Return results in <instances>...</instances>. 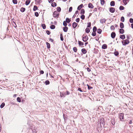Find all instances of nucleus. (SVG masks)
Returning a JSON list of instances; mask_svg holds the SVG:
<instances>
[{"mask_svg": "<svg viewBox=\"0 0 133 133\" xmlns=\"http://www.w3.org/2000/svg\"><path fill=\"white\" fill-rule=\"evenodd\" d=\"M105 122L103 118H101L98 120V127L100 126L101 127H104Z\"/></svg>", "mask_w": 133, "mask_h": 133, "instance_id": "1", "label": "nucleus"}, {"mask_svg": "<svg viewBox=\"0 0 133 133\" xmlns=\"http://www.w3.org/2000/svg\"><path fill=\"white\" fill-rule=\"evenodd\" d=\"M88 7L89 8L92 9L94 8V6L91 3H90L88 5Z\"/></svg>", "mask_w": 133, "mask_h": 133, "instance_id": "10", "label": "nucleus"}, {"mask_svg": "<svg viewBox=\"0 0 133 133\" xmlns=\"http://www.w3.org/2000/svg\"><path fill=\"white\" fill-rule=\"evenodd\" d=\"M110 122L111 123V124L113 125H114L115 124V119L114 117H112L111 118V120L110 121Z\"/></svg>", "mask_w": 133, "mask_h": 133, "instance_id": "6", "label": "nucleus"}, {"mask_svg": "<svg viewBox=\"0 0 133 133\" xmlns=\"http://www.w3.org/2000/svg\"><path fill=\"white\" fill-rule=\"evenodd\" d=\"M82 52L84 54H85L87 53V51L84 48H83L81 50Z\"/></svg>", "mask_w": 133, "mask_h": 133, "instance_id": "11", "label": "nucleus"}, {"mask_svg": "<svg viewBox=\"0 0 133 133\" xmlns=\"http://www.w3.org/2000/svg\"><path fill=\"white\" fill-rule=\"evenodd\" d=\"M107 46L106 44H104L102 46V48L103 49H105L107 48Z\"/></svg>", "mask_w": 133, "mask_h": 133, "instance_id": "14", "label": "nucleus"}, {"mask_svg": "<svg viewBox=\"0 0 133 133\" xmlns=\"http://www.w3.org/2000/svg\"><path fill=\"white\" fill-rule=\"evenodd\" d=\"M41 26L43 29H45L46 28L45 25L44 24H41Z\"/></svg>", "mask_w": 133, "mask_h": 133, "instance_id": "31", "label": "nucleus"}, {"mask_svg": "<svg viewBox=\"0 0 133 133\" xmlns=\"http://www.w3.org/2000/svg\"><path fill=\"white\" fill-rule=\"evenodd\" d=\"M124 114L123 113L118 114L119 118L120 119V121H123L124 120Z\"/></svg>", "mask_w": 133, "mask_h": 133, "instance_id": "2", "label": "nucleus"}, {"mask_svg": "<svg viewBox=\"0 0 133 133\" xmlns=\"http://www.w3.org/2000/svg\"><path fill=\"white\" fill-rule=\"evenodd\" d=\"M85 31L87 33H89L90 31V30L88 28H86L85 29Z\"/></svg>", "mask_w": 133, "mask_h": 133, "instance_id": "32", "label": "nucleus"}, {"mask_svg": "<svg viewBox=\"0 0 133 133\" xmlns=\"http://www.w3.org/2000/svg\"><path fill=\"white\" fill-rule=\"evenodd\" d=\"M79 20H80V19H79V18H78L76 19V22L78 23L79 22Z\"/></svg>", "mask_w": 133, "mask_h": 133, "instance_id": "56", "label": "nucleus"}, {"mask_svg": "<svg viewBox=\"0 0 133 133\" xmlns=\"http://www.w3.org/2000/svg\"><path fill=\"white\" fill-rule=\"evenodd\" d=\"M124 9V8L123 6L121 5L119 7V9L120 10H122Z\"/></svg>", "mask_w": 133, "mask_h": 133, "instance_id": "30", "label": "nucleus"}, {"mask_svg": "<svg viewBox=\"0 0 133 133\" xmlns=\"http://www.w3.org/2000/svg\"><path fill=\"white\" fill-rule=\"evenodd\" d=\"M81 18L82 19V20H84L85 19V16L84 15H81Z\"/></svg>", "mask_w": 133, "mask_h": 133, "instance_id": "47", "label": "nucleus"}, {"mask_svg": "<svg viewBox=\"0 0 133 133\" xmlns=\"http://www.w3.org/2000/svg\"><path fill=\"white\" fill-rule=\"evenodd\" d=\"M46 32L48 35H49L50 34V32L48 30L46 31Z\"/></svg>", "mask_w": 133, "mask_h": 133, "instance_id": "53", "label": "nucleus"}, {"mask_svg": "<svg viewBox=\"0 0 133 133\" xmlns=\"http://www.w3.org/2000/svg\"><path fill=\"white\" fill-rule=\"evenodd\" d=\"M101 4L103 5L105 3V1L104 0H100Z\"/></svg>", "mask_w": 133, "mask_h": 133, "instance_id": "37", "label": "nucleus"}, {"mask_svg": "<svg viewBox=\"0 0 133 133\" xmlns=\"http://www.w3.org/2000/svg\"><path fill=\"white\" fill-rule=\"evenodd\" d=\"M129 0H123V2L125 5H126L129 1Z\"/></svg>", "mask_w": 133, "mask_h": 133, "instance_id": "16", "label": "nucleus"}, {"mask_svg": "<svg viewBox=\"0 0 133 133\" xmlns=\"http://www.w3.org/2000/svg\"><path fill=\"white\" fill-rule=\"evenodd\" d=\"M77 23L74 22L72 24V26L74 28H75L77 26Z\"/></svg>", "mask_w": 133, "mask_h": 133, "instance_id": "12", "label": "nucleus"}, {"mask_svg": "<svg viewBox=\"0 0 133 133\" xmlns=\"http://www.w3.org/2000/svg\"><path fill=\"white\" fill-rule=\"evenodd\" d=\"M60 39L62 41H63L64 40L63 35L62 34H60Z\"/></svg>", "mask_w": 133, "mask_h": 133, "instance_id": "38", "label": "nucleus"}, {"mask_svg": "<svg viewBox=\"0 0 133 133\" xmlns=\"http://www.w3.org/2000/svg\"><path fill=\"white\" fill-rule=\"evenodd\" d=\"M12 2L14 4H16L17 3V0H12Z\"/></svg>", "mask_w": 133, "mask_h": 133, "instance_id": "46", "label": "nucleus"}, {"mask_svg": "<svg viewBox=\"0 0 133 133\" xmlns=\"http://www.w3.org/2000/svg\"><path fill=\"white\" fill-rule=\"evenodd\" d=\"M17 102H20L21 101V98L19 97H18L17 98Z\"/></svg>", "mask_w": 133, "mask_h": 133, "instance_id": "42", "label": "nucleus"}, {"mask_svg": "<svg viewBox=\"0 0 133 133\" xmlns=\"http://www.w3.org/2000/svg\"><path fill=\"white\" fill-rule=\"evenodd\" d=\"M68 29V28L67 27L65 26L63 28V31L65 32H66Z\"/></svg>", "mask_w": 133, "mask_h": 133, "instance_id": "18", "label": "nucleus"}, {"mask_svg": "<svg viewBox=\"0 0 133 133\" xmlns=\"http://www.w3.org/2000/svg\"><path fill=\"white\" fill-rule=\"evenodd\" d=\"M30 0H26L25 3V4L26 5H28L30 3Z\"/></svg>", "mask_w": 133, "mask_h": 133, "instance_id": "24", "label": "nucleus"}, {"mask_svg": "<svg viewBox=\"0 0 133 133\" xmlns=\"http://www.w3.org/2000/svg\"><path fill=\"white\" fill-rule=\"evenodd\" d=\"M40 74H43L44 73V72L43 70H41L40 71Z\"/></svg>", "mask_w": 133, "mask_h": 133, "instance_id": "60", "label": "nucleus"}, {"mask_svg": "<svg viewBox=\"0 0 133 133\" xmlns=\"http://www.w3.org/2000/svg\"><path fill=\"white\" fill-rule=\"evenodd\" d=\"M66 21H65L67 23H69L71 21V20L70 19L67 18L66 19Z\"/></svg>", "mask_w": 133, "mask_h": 133, "instance_id": "20", "label": "nucleus"}, {"mask_svg": "<svg viewBox=\"0 0 133 133\" xmlns=\"http://www.w3.org/2000/svg\"><path fill=\"white\" fill-rule=\"evenodd\" d=\"M129 42V41L128 39L123 40L122 41L123 45L124 46L128 44Z\"/></svg>", "mask_w": 133, "mask_h": 133, "instance_id": "3", "label": "nucleus"}, {"mask_svg": "<svg viewBox=\"0 0 133 133\" xmlns=\"http://www.w3.org/2000/svg\"><path fill=\"white\" fill-rule=\"evenodd\" d=\"M35 15L36 17H37L39 16V14L37 12H35Z\"/></svg>", "mask_w": 133, "mask_h": 133, "instance_id": "52", "label": "nucleus"}, {"mask_svg": "<svg viewBox=\"0 0 133 133\" xmlns=\"http://www.w3.org/2000/svg\"><path fill=\"white\" fill-rule=\"evenodd\" d=\"M84 34L82 36V40L84 42H86L88 40V38L87 36H84Z\"/></svg>", "mask_w": 133, "mask_h": 133, "instance_id": "5", "label": "nucleus"}, {"mask_svg": "<svg viewBox=\"0 0 133 133\" xmlns=\"http://www.w3.org/2000/svg\"><path fill=\"white\" fill-rule=\"evenodd\" d=\"M131 15L130 12H129L127 14V16H131Z\"/></svg>", "mask_w": 133, "mask_h": 133, "instance_id": "63", "label": "nucleus"}, {"mask_svg": "<svg viewBox=\"0 0 133 133\" xmlns=\"http://www.w3.org/2000/svg\"><path fill=\"white\" fill-rule=\"evenodd\" d=\"M96 35V32H95L93 31V32L92 34V35L94 36H95Z\"/></svg>", "mask_w": 133, "mask_h": 133, "instance_id": "49", "label": "nucleus"}, {"mask_svg": "<svg viewBox=\"0 0 133 133\" xmlns=\"http://www.w3.org/2000/svg\"><path fill=\"white\" fill-rule=\"evenodd\" d=\"M57 11L58 12H60L61 10V8L60 7H58L57 8Z\"/></svg>", "mask_w": 133, "mask_h": 133, "instance_id": "43", "label": "nucleus"}, {"mask_svg": "<svg viewBox=\"0 0 133 133\" xmlns=\"http://www.w3.org/2000/svg\"><path fill=\"white\" fill-rule=\"evenodd\" d=\"M41 0H36V2L37 4H39Z\"/></svg>", "mask_w": 133, "mask_h": 133, "instance_id": "57", "label": "nucleus"}, {"mask_svg": "<svg viewBox=\"0 0 133 133\" xmlns=\"http://www.w3.org/2000/svg\"><path fill=\"white\" fill-rule=\"evenodd\" d=\"M130 22L131 23H133V19L130 18L129 19Z\"/></svg>", "mask_w": 133, "mask_h": 133, "instance_id": "51", "label": "nucleus"}, {"mask_svg": "<svg viewBox=\"0 0 133 133\" xmlns=\"http://www.w3.org/2000/svg\"><path fill=\"white\" fill-rule=\"evenodd\" d=\"M73 50L75 52H76L77 51V49L76 47H74L73 48Z\"/></svg>", "mask_w": 133, "mask_h": 133, "instance_id": "41", "label": "nucleus"}, {"mask_svg": "<svg viewBox=\"0 0 133 133\" xmlns=\"http://www.w3.org/2000/svg\"><path fill=\"white\" fill-rule=\"evenodd\" d=\"M67 22H66L65 21H64L63 23V24L64 26H66L67 25Z\"/></svg>", "mask_w": 133, "mask_h": 133, "instance_id": "39", "label": "nucleus"}, {"mask_svg": "<svg viewBox=\"0 0 133 133\" xmlns=\"http://www.w3.org/2000/svg\"><path fill=\"white\" fill-rule=\"evenodd\" d=\"M78 44L80 46H83L84 45V43L81 41H78Z\"/></svg>", "mask_w": 133, "mask_h": 133, "instance_id": "26", "label": "nucleus"}, {"mask_svg": "<svg viewBox=\"0 0 133 133\" xmlns=\"http://www.w3.org/2000/svg\"><path fill=\"white\" fill-rule=\"evenodd\" d=\"M87 86H88V89L89 90H90L91 89H92L93 88L92 87L90 86L89 85H88V84H87Z\"/></svg>", "mask_w": 133, "mask_h": 133, "instance_id": "45", "label": "nucleus"}, {"mask_svg": "<svg viewBox=\"0 0 133 133\" xmlns=\"http://www.w3.org/2000/svg\"><path fill=\"white\" fill-rule=\"evenodd\" d=\"M102 32V30L101 29H98L97 30V32L99 34H101Z\"/></svg>", "mask_w": 133, "mask_h": 133, "instance_id": "22", "label": "nucleus"}, {"mask_svg": "<svg viewBox=\"0 0 133 133\" xmlns=\"http://www.w3.org/2000/svg\"><path fill=\"white\" fill-rule=\"evenodd\" d=\"M97 30V28L96 26H94L93 29V32H96V30Z\"/></svg>", "mask_w": 133, "mask_h": 133, "instance_id": "40", "label": "nucleus"}, {"mask_svg": "<svg viewBox=\"0 0 133 133\" xmlns=\"http://www.w3.org/2000/svg\"><path fill=\"white\" fill-rule=\"evenodd\" d=\"M88 25L87 26V27L88 28L90 27L91 26V23L90 22L88 23Z\"/></svg>", "mask_w": 133, "mask_h": 133, "instance_id": "50", "label": "nucleus"}, {"mask_svg": "<svg viewBox=\"0 0 133 133\" xmlns=\"http://www.w3.org/2000/svg\"><path fill=\"white\" fill-rule=\"evenodd\" d=\"M106 21V20L105 18L102 19L100 20V22L102 24H103L104 23H105Z\"/></svg>", "mask_w": 133, "mask_h": 133, "instance_id": "9", "label": "nucleus"}, {"mask_svg": "<svg viewBox=\"0 0 133 133\" xmlns=\"http://www.w3.org/2000/svg\"><path fill=\"white\" fill-rule=\"evenodd\" d=\"M109 11L111 13H114L115 11V9L113 7H111L109 8Z\"/></svg>", "mask_w": 133, "mask_h": 133, "instance_id": "7", "label": "nucleus"}, {"mask_svg": "<svg viewBox=\"0 0 133 133\" xmlns=\"http://www.w3.org/2000/svg\"><path fill=\"white\" fill-rule=\"evenodd\" d=\"M115 55L116 56H117L119 54V53L118 51H115L114 52Z\"/></svg>", "mask_w": 133, "mask_h": 133, "instance_id": "48", "label": "nucleus"}, {"mask_svg": "<svg viewBox=\"0 0 133 133\" xmlns=\"http://www.w3.org/2000/svg\"><path fill=\"white\" fill-rule=\"evenodd\" d=\"M115 33L114 32H112L111 34V37L112 38H115L116 36Z\"/></svg>", "mask_w": 133, "mask_h": 133, "instance_id": "8", "label": "nucleus"}, {"mask_svg": "<svg viewBox=\"0 0 133 133\" xmlns=\"http://www.w3.org/2000/svg\"><path fill=\"white\" fill-rule=\"evenodd\" d=\"M119 37L120 38L122 39H124L125 38V35H120Z\"/></svg>", "mask_w": 133, "mask_h": 133, "instance_id": "15", "label": "nucleus"}, {"mask_svg": "<svg viewBox=\"0 0 133 133\" xmlns=\"http://www.w3.org/2000/svg\"><path fill=\"white\" fill-rule=\"evenodd\" d=\"M37 7L36 6L34 5V6L33 10L34 11H35L37 9Z\"/></svg>", "mask_w": 133, "mask_h": 133, "instance_id": "34", "label": "nucleus"}, {"mask_svg": "<svg viewBox=\"0 0 133 133\" xmlns=\"http://www.w3.org/2000/svg\"><path fill=\"white\" fill-rule=\"evenodd\" d=\"M132 123V121L131 120H130L129 122V124H131Z\"/></svg>", "mask_w": 133, "mask_h": 133, "instance_id": "62", "label": "nucleus"}, {"mask_svg": "<svg viewBox=\"0 0 133 133\" xmlns=\"http://www.w3.org/2000/svg\"><path fill=\"white\" fill-rule=\"evenodd\" d=\"M119 32L120 34H123L124 32V30L122 28L120 29L119 30Z\"/></svg>", "mask_w": 133, "mask_h": 133, "instance_id": "19", "label": "nucleus"}, {"mask_svg": "<svg viewBox=\"0 0 133 133\" xmlns=\"http://www.w3.org/2000/svg\"><path fill=\"white\" fill-rule=\"evenodd\" d=\"M120 27L121 28H123L124 27V24L122 23H120Z\"/></svg>", "mask_w": 133, "mask_h": 133, "instance_id": "25", "label": "nucleus"}, {"mask_svg": "<svg viewBox=\"0 0 133 133\" xmlns=\"http://www.w3.org/2000/svg\"><path fill=\"white\" fill-rule=\"evenodd\" d=\"M51 6L52 7H54L56 6L57 4L55 2H54L51 4Z\"/></svg>", "mask_w": 133, "mask_h": 133, "instance_id": "33", "label": "nucleus"}, {"mask_svg": "<svg viewBox=\"0 0 133 133\" xmlns=\"http://www.w3.org/2000/svg\"><path fill=\"white\" fill-rule=\"evenodd\" d=\"M20 11L22 12H24L25 10V8L23 7L21 8L20 9Z\"/></svg>", "mask_w": 133, "mask_h": 133, "instance_id": "21", "label": "nucleus"}, {"mask_svg": "<svg viewBox=\"0 0 133 133\" xmlns=\"http://www.w3.org/2000/svg\"><path fill=\"white\" fill-rule=\"evenodd\" d=\"M85 13V10L84 9H82L81 10L80 14H83Z\"/></svg>", "mask_w": 133, "mask_h": 133, "instance_id": "23", "label": "nucleus"}, {"mask_svg": "<svg viewBox=\"0 0 133 133\" xmlns=\"http://www.w3.org/2000/svg\"><path fill=\"white\" fill-rule=\"evenodd\" d=\"M78 91H79L81 92H83V91L82 90H81V88H78Z\"/></svg>", "mask_w": 133, "mask_h": 133, "instance_id": "64", "label": "nucleus"}, {"mask_svg": "<svg viewBox=\"0 0 133 133\" xmlns=\"http://www.w3.org/2000/svg\"><path fill=\"white\" fill-rule=\"evenodd\" d=\"M49 2L50 3H52L54 1V0H48Z\"/></svg>", "mask_w": 133, "mask_h": 133, "instance_id": "59", "label": "nucleus"}, {"mask_svg": "<svg viewBox=\"0 0 133 133\" xmlns=\"http://www.w3.org/2000/svg\"><path fill=\"white\" fill-rule=\"evenodd\" d=\"M87 71L89 72H90L91 71V70H90V69L88 67L87 68Z\"/></svg>", "mask_w": 133, "mask_h": 133, "instance_id": "58", "label": "nucleus"}, {"mask_svg": "<svg viewBox=\"0 0 133 133\" xmlns=\"http://www.w3.org/2000/svg\"><path fill=\"white\" fill-rule=\"evenodd\" d=\"M50 28L51 29H55V26L54 25H52L50 26Z\"/></svg>", "mask_w": 133, "mask_h": 133, "instance_id": "29", "label": "nucleus"}, {"mask_svg": "<svg viewBox=\"0 0 133 133\" xmlns=\"http://www.w3.org/2000/svg\"><path fill=\"white\" fill-rule=\"evenodd\" d=\"M66 96V94L65 93H61V96L62 97H65Z\"/></svg>", "mask_w": 133, "mask_h": 133, "instance_id": "27", "label": "nucleus"}, {"mask_svg": "<svg viewBox=\"0 0 133 133\" xmlns=\"http://www.w3.org/2000/svg\"><path fill=\"white\" fill-rule=\"evenodd\" d=\"M53 15L54 17L57 18L58 17L59 13L57 11H55L53 13Z\"/></svg>", "mask_w": 133, "mask_h": 133, "instance_id": "4", "label": "nucleus"}, {"mask_svg": "<svg viewBox=\"0 0 133 133\" xmlns=\"http://www.w3.org/2000/svg\"><path fill=\"white\" fill-rule=\"evenodd\" d=\"M45 83L46 85H49L50 84V82L48 80H46L45 81Z\"/></svg>", "mask_w": 133, "mask_h": 133, "instance_id": "36", "label": "nucleus"}, {"mask_svg": "<svg viewBox=\"0 0 133 133\" xmlns=\"http://www.w3.org/2000/svg\"><path fill=\"white\" fill-rule=\"evenodd\" d=\"M121 21H122L123 22L124 21V17L122 16L121 17Z\"/></svg>", "mask_w": 133, "mask_h": 133, "instance_id": "44", "label": "nucleus"}, {"mask_svg": "<svg viewBox=\"0 0 133 133\" xmlns=\"http://www.w3.org/2000/svg\"><path fill=\"white\" fill-rule=\"evenodd\" d=\"M115 2L114 1H111L110 3V5L111 6H114L115 5Z\"/></svg>", "mask_w": 133, "mask_h": 133, "instance_id": "17", "label": "nucleus"}, {"mask_svg": "<svg viewBox=\"0 0 133 133\" xmlns=\"http://www.w3.org/2000/svg\"><path fill=\"white\" fill-rule=\"evenodd\" d=\"M66 95H68L70 94V92L68 91H66Z\"/></svg>", "mask_w": 133, "mask_h": 133, "instance_id": "61", "label": "nucleus"}, {"mask_svg": "<svg viewBox=\"0 0 133 133\" xmlns=\"http://www.w3.org/2000/svg\"><path fill=\"white\" fill-rule=\"evenodd\" d=\"M46 44L47 45V48L48 49H49L50 48V44L48 42H46Z\"/></svg>", "mask_w": 133, "mask_h": 133, "instance_id": "28", "label": "nucleus"}, {"mask_svg": "<svg viewBox=\"0 0 133 133\" xmlns=\"http://www.w3.org/2000/svg\"><path fill=\"white\" fill-rule=\"evenodd\" d=\"M83 5L82 4H81L79 5L77 7V9L78 10H80L82 8Z\"/></svg>", "mask_w": 133, "mask_h": 133, "instance_id": "13", "label": "nucleus"}, {"mask_svg": "<svg viewBox=\"0 0 133 133\" xmlns=\"http://www.w3.org/2000/svg\"><path fill=\"white\" fill-rule=\"evenodd\" d=\"M110 29L111 30H114L115 29V28H114V26L113 25H111L110 26Z\"/></svg>", "mask_w": 133, "mask_h": 133, "instance_id": "55", "label": "nucleus"}, {"mask_svg": "<svg viewBox=\"0 0 133 133\" xmlns=\"http://www.w3.org/2000/svg\"><path fill=\"white\" fill-rule=\"evenodd\" d=\"M5 104L4 103H2L0 105V108H3L5 106Z\"/></svg>", "mask_w": 133, "mask_h": 133, "instance_id": "35", "label": "nucleus"}, {"mask_svg": "<svg viewBox=\"0 0 133 133\" xmlns=\"http://www.w3.org/2000/svg\"><path fill=\"white\" fill-rule=\"evenodd\" d=\"M72 7H70L69 8V12H71L72 10Z\"/></svg>", "mask_w": 133, "mask_h": 133, "instance_id": "54", "label": "nucleus"}]
</instances>
